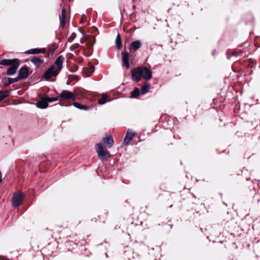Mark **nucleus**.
Masks as SVG:
<instances>
[{"label": "nucleus", "mask_w": 260, "mask_h": 260, "mask_svg": "<svg viewBox=\"0 0 260 260\" xmlns=\"http://www.w3.org/2000/svg\"><path fill=\"white\" fill-rule=\"evenodd\" d=\"M64 60L62 55L59 56L55 60L54 64L50 67L44 74V78L47 80L52 77H56L62 68V63Z\"/></svg>", "instance_id": "nucleus-1"}, {"label": "nucleus", "mask_w": 260, "mask_h": 260, "mask_svg": "<svg viewBox=\"0 0 260 260\" xmlns=\"http://www.w3.org/2000/svg\"><path fill=\"white\" fill-rule=\"evenodd\" d=\"M10 92L8 90H0V102L9 96Z\"/></svg>", "instance_id": "nucleus-21"}, {"label": "nucleus", "mask_w": 260, "mask_h": 260, "mask_svg": "<svg viewBox=\"0 0 260 260\" xmlns=\"http://www.w3.org/2000/svg\"><path fill=\"white\" fill-rule=\"evenodd\" d=\"M141 67L135 68L132 71V78L133 81L138 82L142 77Z\"/></svg>", "instance_id": "nucleus-5"}, {"label": "nucleus", "mask_w": 260, "mask_h": 260, "mask_svg": "<svg viewBox=\"0 0 260 260\" xmlns=\"http://www.w3.org/2000/svg\"><path fill=\"white\" fill-rule=\"evenodd\" d=\"M7 142H6V144H7L8 143H10L11 142H13V139L12 138L10 137V136H8L7 138Z\"/></svg>", "instance_id": "nucleus-28"}, {"label": "nucleus", "mask_w": 260, "mask_h": 260, "mask_svg": "<svg viewBox=\"0 0 260 260\" xmlns=\"http://www.w3.org/2000/svg\"><path fill=\"white\" fill-rule=\"evenodd\" d=\"M240 53H241V52L234 51L231 54H230V51L229 50L226 51V55H227V57H228V59L230 58L231 55L235 56H237Z\"/></svg>", "instance_id": "nucleus-24"}, {"label": "nucleus", "mask_w": 260, "mask_h": 260, "mask_svg": "<svg viewBox=\"0 0 260 260\" xmlns=\"http://www.w3.org/2000/svg\"><path fill=\"white\" fill-rule=\"evenodd\" d=\"M103 141L108 147H111L114 143L112 136L109 134L106 135V137L103 138Z\"/></svg>", "instance_id": "nucleus-11"}, {"label": "nucleus", "mask_w": 260, "mask_h": 260, "mask_svg": "<svg viewBox=\"0 0 260 260\" xmlns=\"http://www.w3.org/2000/svg\"><path fill=\"white\" fill-rule=\"evenodd\" d=\"M58 97L59 99L71 100L72 101H75L76 100L75 94L72 92L67 90H62Z\"/></svg>", "instance_id": "nucleus-4"}, {"label": "nucleus", "mask_w": 260, "mask_h": 260, "mask_svg": "<svg viewBox=\"0 0 260 260\" xmlns=\"http://www.w3.org/2000/svg\"><path fill=\"white\" fill-rule=\"evenodd\" d=\"M19 66V61H17L14 62L12 66H11L8 69L7 72V74L8 76H12L15 74L17 70L18 69Z\"/></svg>", "instance_id": "nucleus-9"}, {"label": "nucleus", "mask_w": 260, "mask_h": 260, "mask_svg": "<svg viewBox=\"0 0 260 260\" xmlns=\"http://www.w3.org/2000/svg\"><path fill=\"white\" fill-rule=\"evenodd\" d=\"M120 36L119 35H117L116 39V45L117 47V48L118 49H120L121 48V43L120 42Z\"/></svg>", "instance_id": "nucleus-25"}, {"label": "nucleus", "mask_w": 260, "mask_h": 260, "mask_svg": "<svg viewBox=\"0 0 260 260\" xmlns=\"http://www.w3.org/2000/svg\"><path fill=\"white\" fill-rule=\"evenodd\" d=\"M136 135V134L133 132L132 129H128L124 139L123 143L125 145H128L129 142L135 137Z\"/></svg>", "instance_id": "nucleus-7"}, {"label": "nucleus", "mask_w": 260, "mask_h": 260, "mask_svg": "<svg viewBox=\"0 0 260 260\" xmlns=\"http://www.w3.org/2000/svg\"><path fill=\"white\" fill-rule=\"evenodd\" d=\"M66 12L64 8L62 9L61 10V14L60 17V18L61 19H66Z\"/></svg>", "instance_id": "nucleus-26"}, {"label": "nucleus", "mask_w": 260, "mask_h": 260, "mask_svg": "<svg viewBox=\"0 0 260 260\" xmlns=\"http://www.w3.org/2000/svg\"><path fill=\"white\" fill-rule=\"evenodd\" d=\"M65 20L66 19L60 18V27L63 28L65 26Z\"/></svg>", "instance_id": "nucleus-27"}, {"label": "nucleus", "mask_w": 260, "mask_h": 260, "mask_svg": "<svg viewBox=\"0 0 260 260\" xmlns=\"http://www.w3.org/2000/svg\"><path fill=\"white\" fill-rule=\"evenodd\" d=\"M24 196L21 192H15L13 194L12 205L14 207H18L22 203Z\"/></svg>", "instance_id": "nucleus-3"}, {"label": "nucleus", "mask_w": 260, "mask_h": 260, "mask_svg": "<svg viewBox=\"0 0 260 260\" xmlns=\"http://www.w3.org/2000/svg\"><path fill=\"white\" fill-rule=\"evenodd\" d=\"M31 62L36 66L39 67L43 63V60L38 57H34L31 59Z\"/></svg>", "instance_id": "nucleus-22"}, {"label": "nucleus", "mask_w": 260, "mask_h": 260, "mask_svg": "<svg viewBox=\"0 0 260 260\" xmlns=\"http://www.w3.org/2000/svg\"><path fill=\"white\" fill-rule=\"evenodd\" d=\"M73 105L76 108L80 109V110H88L90 109V107L82 105L79 103L77 102H74L73 104Z\"/></svg>", "instance_id": "nucleus-16"}, {"label": "nucleus", "mask_w": 260, "mask_h": 260, "mask_svg": "<svg viewBox=\"0 0 260 260\" xmlns=\"http://www.w3.org/2000/svg\"><path fill=\"white\" fill-rule=\"evenodd\" d=\"M46 52L45 48H34L29 49L25 52V53L28 54H38L45 53Z\"/></svg>", "instance_id": "nucleus-12"}, {"label": "nucleus", "mask_w": 260, "mask_h": 260, "mask_svg": "<svg viewBox=\"0 0 260 260\" xmlns=\"http://www.w3.org/2000/svg\"><path fill=\"white\" fill-rule=\"evenodd\" d=\"M86 18V16L85 14L82 15V21H84Z\"/></svg>", "instance_id": "nucleus-29"}, {"label": "nucleus", "mask_w": 260, "mask_h": 260, "mask_svg": "<svg viewBox=\"0 0 260 260\" xmlns=\"http://www.w3.org/2000/svg\"><path fill=\"white\" fill-rule=\"evenodd\" d=\"M150 87V84L146 83L142 86L141 87V93L142 94H144L148 92L149 89Z\"/></svg>", "instance_id": "nucleus-20"}, {"label": "nucleus", "mask_w": 260, "mask_h": 260, "mask_svg": "<svg viewBox=\"0 0 260 260\" xmlns=\"http://www.w3.org/2000/svg\"><path fill=\"white\" fill-rule=\"evenodd\" d=\"M46 100L47 101V104L48 105L49 103H51L54 101H57L59 100V97H55V98H49L47 96H44Z\"/></svg>", "instance_id": "nucleus-23"}, {"label": "nucleus", "mask_w": 260, "mask_h": 260, "mask_svg": "<svg viewBox=\"0 0 260 260\" xmlns=\"http://www.w3.org/2000/svg\"><path fill=\"white\" fill-rule=\"evenodd\" d=\"M140 94V90L138 88H135L131 92V97L132 98H137Z\"/></svg>", "instance_id": "nucleus-19"}, {"label": "nucleus", "mask_w": 260, "mask_h": 260, "mask_svg": "<svg viewBox=\"0 0 260 260\" xmlns=\"http://www.w3.org/2000/svg\"><path fill=\"white\" fill-rule=\"evenodd\" d=\"M96 152L100 159L102 161L107 160L110 157V153L108 150L105 148L102 143H98L95 146Z\"/></svg>", "instance_id": "nucleus-2"}, {"label": "nucleus", "mask_w": 260, "mask_h": 260, "mask_svg": "<svg viewBox=\"0 0 260 260\" xmlns=\"http://www.w3.org/2000/svg\"><path fill=\"white\" fill-rule=\"evenodd\" d=\"M19 61V59L17 58L13 59H5L0 61V65L2 66H12L14 62Z\"/></svg>", "instance_id": "nucleus-14"}, {"label": "nucleus", "mask_w": 260, "mask_h": 260, "mask_svg": "<svg viewBox=\"0 0 260 260\" xmlns=\"http://www.w3.org/2000/svg\"><path fill=\"white\" fill-rule=\"evenodd\" d=\"M216 53V51L215 50H213L212 51V55H214L215 54V53Z\"/></svg>", "instance_id": "nucleus-31"}, {"label": "nucleus", "mask_w": 260, "mask_h": 260, "mask_svg": "<svg viewBox=\"0 0 260 260\" xmlns=\"http://www.w3.org/2000/svg\"><path fill=\"white\" fill-rule=\"evenodd\" d=\"M109 100L108 99V95L106 93H103L98 100V104L103 105L106 103Z\"/></svg>", "instance_id": "nucleus-17"}, {"label": "nucleus", "mask_w": 260, "mask_h": 260, "mask_svg": "<svg viewBox=\"0 0 260 260\" xmlns=\"http://www.w3.org/2000/svg\"><path fill=\"white\" fill-rule=\"evenodd\" d=\"M142 77L145 80H149L152 78L151 71L146 67H141Z\"/></svg>", "instance_id": "nucleus-8"}, {"label": "nucleus", "mask_w": 260, "mask_h": 260, "mask_svg": "<svg viewBox=\"0 0 260 260\" xmlns=\"http://www.w3.org/2000/svg\"><path fill=\"white\" fill-rule=\"evenodd\" d=\"M37 107L40 109H45L48 107L47 101L44 96L41 98L36 103Z\"/></svg>", "instance_id": "nucleus-13"}, {"label": "nucleus", "mask_w": 260, "mask_h": 260, "mask_svg": "<svg viewBox=\"0 0 260 260\" xmlns=\"http://www.w3.org/2000/svg\"><path fill=\"white\" fill-rule=\"evenodd\" d=\"M129 53L125 50L122 53V60L126 69H128L130 67L129 63Z\"/></svg>", "instance_id": "nucleus-10"}, {"label": "nucleus", "mask_w": 260, "mask_h": 260, "mask_svg": "<svg viewBox=\"0 0 260 260\" xmlns=\"http://www.w3.org/2000/svg\"><path fill=\"white\" fill-rule=\"evenodd\" d=\"M91 71L93 72V66H91Z\"/></svg>", "instance_id": "nucleus-32"}, {"label": "nucleus", "mask_w": 260, "mask_h": 260, "mask_svg": "<svg viewBox=\"0 0 260 260\" xmlns=\"http://www.w3.org/2000/svg\"><path fill=\"white\" fill-rule=\"evenodd\" d=\"M141 46V43L140 40H137L131 44V48L134 50L136 51Z\"/></svg>", "instance_id": "nucleus-18"}, {"label": "nucleus", "mask_w": 260, "mask_h": 260, "mask_svg": "<svg viewBox=\"0 0 260 260\" xmlns=\"http://www.w3.org/2000/svg\"><path fill=\"white\" fill-rule=\"evenodd\" d=\"M19 80V78L18 77L14 78L6 77L4 79L3 82L4 85H9L13 83H15L18 82Z\"/></svg>", "instance_id": "nucleus-15"}, {"label": "nucleus", "mask_w": 260, "mask_h": 260, "mask_svg": "<svg viewBox=\"0 0 260 260\" xmlns=\"http://www.w3.org/2000/svg\"><path fill=\"white\" fill-rule=\"evenodd\" d=\"M28 68L24 66L21 68L18 71V78L19 80L24 79L27 78L28 76Z\"/></svg>", "instance_id": "nucleus-6"}, {"label": "nucleus", "mask_w": 260, "mask_h": 260, "mask_svg": "<svg viewBox=\"0 0 260 260\" xmlns=\"http://www.w3.org/2000/svg\"><path fill=\"white\" fill-rule=\"evenodd\" d=\"M75 36H76V35L74 33H73L72 34V36L71 37H73V39L75 37Z\"/></svg>", "instance_id": "nucleus-30"}]
</instances>
